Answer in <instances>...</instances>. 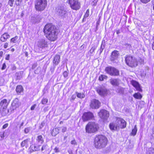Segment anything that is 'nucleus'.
<instances>
[{"label": "nucleus", "instance_id": "obj_3", "mask_svg": "<svg viewBox=\"0 0 154 154\" xmlns=\"http://www.w3.org/2000/svg\"><path fill=\"white\" fill-rule=\"evenodd\" d=\"M99 129L98 124L94 122H88L85 126L86 132L88 134L96 133Z\"/></svg>", "mask_w": 154, "mask_h": 154}, {"label": "nucleus", "instance_id": "obj_62", "mask_svg": "<svg viewBox=\"0 0 154 154\" xmlns=\"http://www.w3.org/2000/svg\"><path fill=\"white\" fill-rule=\"evenodd\" d=\"M26 130H28V129H26V128H25V130H24L25 132L26 133H27L28 132H26Z\"/></svg>", "mask_w": 154, "mask_h": 154}, {"label": "nucleus", "instance_id": "obj_30", "mask_svg": "<svg viewBox=\"0 0 154 154\" xmlns=\"http://www.w3.org/2000/svg\"><path fill=\"white\" fill-rule=\"evenodd\" d=\"M77 97L80 98H83L85 97L84 94L81 93H76Z\"/></svg>", "mask_w": 154, "mask_h": 154}, {"label": "nucleus", "instance_id": "obj_59", "mask_svg": "<svg viewBox=\"0 0 154 154\" xmlns=\"http://www.w3.org/2000/svg\"><path fill=\"white\" fill-rule=\"evenodd\" d=\"M35 106H31V109L32 110H33L35 108Z\"/></svg>", "mask_w": 154, "mask_h": 154}, {"label": "nucleus", "instance_id": "obj_24", "mask_svg": "<svg viewBox=\"0 0 154 154\" xmlns=\"http://www.w3.org/2000/svg\"><path fill=\"white\" fill-rule=\"evenodd\" d=\"M116 91L120 94H122L125 92V89L119 87L117 89Z\"/></svg>", "mask_w": 154, "mask_h": 154}, {"label": "nucleus", "instance_id": "obj_31", "mask_svg": "<svg viewBox=\"0 0 154 154\" xmlns=\"http://www.w3.org/2000/svg\"><path fill=\"white\" fill-rule=\"evenodd\" d=\"M107 77L105 75H102L99 76V80L102 81L104 79H106Z\"/></svg>", "mask_w": 154, "mask_h": 154}, {"label": "nucleus", "instance_id": "obj_20", "mask_svg": "<svg viewBox=\"0 0 154 154\" xmlns=\"http://www.w3.org/2000/svg\"><path fill=\"white\" fill-rule=\"evenodd\" d=\"M57 11L59 14L61 16H63L66 13V11L63 7L58 8L57 10Z\"/></svg>", "mask_w": 154, "mask_h": 154}, {"label": "nucleus", "instance_id": "obj_53", "mask_svg": "<svg viewBox=\"0 0 154 154\" xmlns=\"http://www.w3.org/2000/svg\"><path fill=\"white\" fill-rule=\"evenodd\" d=\"M0 136L1 138H3L5 137V132H1L0 134Z\"/></svg>", "mask_w": 154, "mask_h": 154}, {"label": "nucleus", "instance_id": "obj_4", "mask_svg": "<svg viewBox=\"0 0 154 154\" xmlns=\"http://www.w3.org/2000/svg\"><path fill=\"white\" fill-rule=\"evenodd\" d=\"M36 140V143L32 144L30 146L29 150L30 152L39 150L41 145L39 144H42L44 142V138L41 135L38 136Z\"/></svg>", "mask_w": 154, "mask_h": 154}, {"label": "nucleus", "instance_id": "obj_55", "mask_svg": "<svg viewBox=\"0 0 154 154\" xmlns=\"http://www.w3.org/2000/svg\"><path fill=\"white\" fill-rule=\"evenodd\" d=\"M76 98V95H72L71 98V100H74Z\"/></svg>", "mask_w": 154, "mask_h": 154}, {"label": "nucleus", "instance_id": "obj_8", "mask_svg": "<svg viewBox=\"0 0 154 154\" xmlns=\"http://www.w3.org/2000/svg\"><path fill=\"white\" fill-rule=\"evenodd\" d=\"M67 2L72 9L77 10L80 8V3L78 0H68Z\"/></svg>", "mask_w": 154, "mask_h": 154}, {"label": "nucleus", "instance_id": "obj_15", "mask_svg": "<svg viewBox=\"0 0 154 154\" xmlns=\"http://www.w3.org/2000/svg\"><path fill=\"white\" fill-rule=\"evenodd\" d=\"M30 142V139L27 138L21 142V146L22 147H25L26 148H27L29 147Z\"/></svg>", "mask_w": 154, "mask_h": 154}, {"label": "nucleus", "instance_id": "obj_5", "mask_svg": "<svg viewBox=\"0 0 154 154\" xmlns=\"http://www.w3.org/2000/svg\"><path fill=\"white\" fill-rule=\"evenodd\" d=\"M47 4V0H36L35 2V8L37 11H42L45 10Z\"/></svg>", "mask_w": 154, "mask_h": 154}, {"label": "nucleus", "instance_id": "obj_36", "mask_svg": "<svg viewBox=\"0 0 154 154\" xmlns=\"http://www.w3.org/2000/svg\"><path fill=\"white\" fill-rule=\"evenodd\" d=\"M48 99L46 98H43L42 101V103L43 104L45 105L48 102Z\"/></svg>", "mask_w": 154, "mask_h": 154}, {"label": "nucleus", "instance_id": "obj_18", "mask_svg": "<svg viewBox=\"0 0 154 154\" xmlns=\"http://www.w3.org/2000/svg\"><path fill=\"white\" fill-rule=\"evenodd\" d=\"M132 85L135 88L136 90L139 91H142L140 85L138 82L135 81H132L131 82Z\"/></svg>", "mask_w": 154, "mask_h": 154}, {"label": "nucleus", "instance_id": "obj_35", "mask_svg": "<svg viewBox=\"0 0 154 154\" xmlns=\"http://www.w3.org/2000/svg\"><path fill=\"white\" fill-rule=\"evenodd\" d=\"M14 2V0H9L8 2V4L12 7L13 6Z\"/></svg>", "mask_w": 154, "mask_h": 154}, {"label": "nucleus", "instance_id": "obj_28", "mask_svg": "<svg viewBox=\"0 0 154 154\" xmlns=\"http://www.w3.org/2000/svg\"><path fill=\"white\" fill-rule=\"evenodd\" d=\"M134 97L137 99H141L142 97V95L139 93H137L134 94Z\"/></svg>", "mask_w": 154, "mask_h": 154}, {"label": "nucleus", "instance_id": "obj_23", "mask_svg": "<svg viewBox=\"0 0 154 154\" xmlns=\"http://www.w3.org/2000/svg\"><path fill=\"white\" fill-rule=\"evenodd\" d=\"M59 133V129L57 128H54L51 132V134L53 136H55Z\"/></svg>", "mask_w": 154, "mask_h": 154}, {"label": "nucleus", "instance_id": "obj_29", "mask_svg": "<svg viewBox=\"0 0 154 154\" xmlns=\"http://www.w3.org/2000/svg\"><path fill=\"white\" fill-rule=\"evenodd\" d=\"M17 38L18 36H16L11 39L10 42L11 43H16L17 42Z\"/></svg>", "mask_w": 154, "mask_h": 154}, {"label": "nucleus", "instance_id": "obj_50", "mask_svg": "<svg viewBox=\"0 0 154 154\" xmlns=\"http://www.w3.org/2000/svg\"><path fill=\"white\" fill-rule=\"evenodd\" d=\"M8 126V123H6L2 127V128L3 129H5Z\"/></svg>", "mask_w": 154, "mask_h": 154}, {"label": "nucleus", "instance_id": "obj_22", "mask_svg": "<svg viewBox=\"0 0 154 154\" xmlns=\"http://www.w3.org/2000/svg\"><path fill=\"white\" fill-rule=\"evenodd\" d=\"M91 104L92 106H100V103L98 100L94 99L92 100Z\"/></svg>", "mask_w": 154, "mask_h": 154}, {"label": "nucleus", "instance_id": "obj_42", "mask_svg": "<svg viewBox=\"0 0 154 154\" xmlns=\"http://www.w3.org/2000/svg\"><path fill=\"white\" fill-rule=\"evenodd\" d=\"M95 49V47H92L90 51V52L91 54H93L94 53V51Z\"/></svg>", "mask_w": 154, "mask_h": 154}, {"label": "nucleus", "instance_id": "obj_48", "mask_svg": "<svg viewBox=\"0 0 154 154\" xmlns=\"http://www.w3.org/2000/svg\"><path fill=\"white\" fill-rule=\"evenodd\" d=\"M6 67V66L5 63H3L2 67V69L3 70L5 69Z\"/></svg>", "mask_w": 154, "mask_h": 154}, {"label": "nucleus", "instance_id": "obj_56", "mask_svg": "<svg viewBox=\"0 0 154 154\" xmlns=\"http://www.w3.org/2000/svg\"><path fill=\"white\" fill-rule=\"evenodd\" d=\"M3 52L2 51H1L0 50V59L3 56Z\"/></svg>", "mask_w": 154, "mask_h": 154}, {"label": "nucleus", "instance_id": "obj_33", "mask_svg": "<svg viewBox=\"0 0 154 154\" xmlns=\"http://www.w3.org/2000/svg\"><path fill=\"white\" fill-rule=\"evenodd\" d=\"M17 77V79H19L22 78V72H17L16 73Z\"/></svg>", "mask_w": 154, "mask_h": 154}, {"label": "nucleus", "instance_id": "obj_27", "mask_svg": "<svg viewBox=\"0 0 154 154\" xmlns=\"http://www.w3.org/2000/svg\"><path fill=\"white\" fill-rule=\"evenodd\" d=\"M16 90L17 93H20L23 91V89L22 86L18 85L16 87Z\"/></svg>", "mask_w": 154, "mask_h": 154}, {"label": "nucleus", "instance_id": "obj_40", "mask_svg": "<svg viewBox=\"0 0 154 154\" xmlns=\"http://www.w3.org/2000/svg\"><path fill=\"white\" fill-rule=\"evenodd\" d=\"M151 0H140V2L143 4H146L150 2Z\"/></svg>", "mask_w": 154, "mask_h": 154}, {"label": "nucleus", "instance_id": "obj_63", "mask_svg": "<svg viewBox=\"0 0 154 154\" xmlns=\"http://www.w3.org/2000/svg\"><path fill=\"white\" fill-rule=\"evenodd\" d=\"M63 123V122L62 121H60V124H62Z\"/></svg>", "mask_w": 154, "mask_h": 154}, {"label": "nucleus", "instance_id": "obj_17", "mask_svg": "<svg viewBox=\"0 0 154 154\" xmlns=\"http://www.w3.org/2000/svg\"><path fill=\"white\" fill-rule=\"evenodd\" d=\"M109 127L110 129L112 131H116L119 130L116 123H115L113 122H111L109 124Z\"/></svg>", "mask_w": 154, "mask_h": 154}, {"label": "nucleus", "instance_id": "obj_26", "mask_svg": "<svg viewBox=\"0 0 154 154\" xmlns=\"http://www.w3.org/2000/svg\"><path fill=\"white\" fill-rule=\"evenodd\" d=\"M137 129L136 125H135L132 130V131L130 133V135L133 136H134L137 133Z\"/></svg>", "mask_w": 154, "mask_h": 154}, {"label": "nucleus", "instance_id": "obj_6", "mask_svg": "<svg viewBox=\"0 0 154 154\" xmlns=\"http://www.w3.org/2000/svg\"><path fill=\"white\" fill-rule=\"evenodd\" d=\"M125 61L127 65L131 67H136L138 64L136 59L131 55H126L125 57Z\"/></svg>", "mask_w": 154, "mask_h": 154}, {"label": "nucleus", "instance_id": "obj_37", "mask_svg": "<svg viewBox=\"0 0 154 154\" xmlns=\"http://www.w3.org/2000/svg\"><path fill=\"white\" fill-rule=\"evenodd\" d=\"M149 154H154V148L150 147L149 149Z\"/></svg>", "mask_w": 154, "mask_h": 154}, {"label": "nucleus", "instance_id": "obj_10", "mask_svg": "<svg viewBox=\"0 0 154 154\" xmlns=\"http://www.w3.org/2000/svg\"><path fill=\"white\" fill-rule=\"evenodd\" d=\"M106 72L111 75H118L119 74V71L116 68L111 66L106 67L105 69Z\"/></svg>", "mask_w": 154, "mask_h": 154}, {"label": "nucleus", "instance_id": "obj_44", "mask_svg": "<svg viewBox=\"0 0 154 154\" xmlns=\"http://www.w3.org/2000/svg\"><path fill=\"white\" fill-rule=\"evenodd\" d=\"M98 1V0H94L92 2L93 6H95L96 5Z\"/></svg>", "mask_w": 154, "mask_h": 154}, {"label": "nucleus", "instance_id": "obj_19", "mask_svg": "<svg viewBox=\"0 0 154 154\" xmlns=\"http://www.w3.org/2000/svg\"><path fill=\"white\" fill-rule=\"evenodd\" d=\"M120 80L118 79H110L111 84L113 86H118Z\"/></svg>", "mask_w": 154, "mask_h": 154}, {"label": "nucleus", "instance_id": "obj_32", "mask_svg": "<svg viewBox=\"0 0 154 154\" xmlns=\"http://www.w3.org/2000/svg\"><path fill=\"white\" fill-rule=\"evenodd\" d=\"M23 0H15V4L17 6H19L21 4Z\"/></svg>", "mask_w": 154, "mask_h": 154}, {"label": "nucleus", "instance_id": "obj_45", "mask_svg": "<svg viewBox=\"0 0 154 154\" xmlns=\"http://www.w3.org/2000/svg\"><path fill=\"white\" fill-rule=\"evenodd\" d=\"M54 150L55 153L59 152H60L59 148L57 147H55L54 149Z\"/></svg>", "mask_w": 154, "mask_h": 154}, {"label": "nucleus", "instance_id": "obj_64", "mask_svg": "<svg viewBox=\"0 0 154 154\" xmlns=\"http://www.w3.org/2000/svg\"><path fill=\"white\" fill-rule=\"evenodd\" d=\"M153 3V10H154V3Z\"/></svg>", "mask_w": 154, "mask_h": 154}, {"label": "nucleus", "instance_id": "obj_1", "mask_svg": "<svg viewBox=\"0 0 154 154\" xmlns=\"http://www.w3.org/2000/svg\"><path fill=\"white\" fill-rule=\"evenodd\" d=\"M44 32L46 37L51 41L56 40L57 38L58 32L55 26L52 24H48L45 26Z\"/></svg>", "mask_w": 154, "mask_h": 154}, {"label": "nucleus", "instance_id": "obj_13", "mask_svg": "<svg viewBox=\"0 0 154 154\" xmlns=\"http://www.w3.org/2000/svg\"><path fill=\"white\" fill-rule=\"evenodd\" d=\"M36 45L40 48H45L48 46L47 42L45 39H41L37 42Z\"/></svg>", "mask_w": 154, "mask_h": 154}, {"label": "nucleus", "instance_id": "obj_46", "mask_svg": "<svg viewBox=\"0 0 154 154\" xmlns=\"http://www.w3.org/2000/svg\"><path fill=\"white\" fill-rule=\"evenodd\" d=\"M46 147L47 145H42L41 148V151H43L46 148Z\"/></svg>", "mask_w": 154, "mask_h": 154}, {"label": "nucleus", "instance_id": "obj_21", "mask_svg": "<svg viewBox=\"0 0 154 154\" xmlns=\"http://www.w3.org/2000/svg\"><path fill=\"white\" fill-rule=\"evenodd\" d=\"M60 56L59 54H56L55 56L54 60V63L57 65L60 62Z\"/></svg>", "mask_w": 154, "mask_h": 154}, {"label": "nucleus", "instance_id": "obj_47", "mask_svg": "<svg viewBox=\"0 0 154 154\" xmlns=\"http://www.w3.org/2000/svg\"><path fill=\"white\" fill-rule=\"evenodd\" d=\"M63 75L64 77H66L68 75V72L67 71H64L63 73Z\"/></svg>", "mask_w": 154, "mask_h": 154}, {"label": "nucleus", "instance_id": "obj_61", "mask_svg": "<svg viewBox=\"0 0 154 154\" xmlns=\"http://www.w3.org/2000/svg\"><path fill=\"white\" fill-rule=\"evenodd\" d=\"M28 55V53L27 52H26L25 53V55L26 56H27Z\"/></svg>", "mask_w": 154, "mask_h": 154}, {"label": "nucleus", "instance_id": "obj_11", "mask_svg": "<svg viewBox=\"0 0 154 154\" xmlns=\"http://www.w3.org/2000/svg\"><path fill=\"white\" fill-rule=\"evenodd\" d=\"M98 115L103 120H107L109 117V113L108 111L104 109H102L98 112Z\"/></svg>", "mask_w": 154, "mask_h": 154}, {"label": "nucleus", "instance_id": "obj_38", "mask_svg": "<svg viewBox=\"0 0 154 154\" xmlns=\"http://www.w3.org/2000/svg\"><path fill=\"white\" fill-rule=\"evenodd\" d=\"M18 101V99H15L13 101L12 104V106H14L16 105V103Z\"/></svg>", "mask_w": 154, "mask_h": 154}, {"label": "nucleus", "instance_id": "obj_16", "mask_svg": "<svg viewBox=\"0 0 154 154\" xmlns=\"http://www.w3.org/2000/svg\"><path fill=\"white\" fill-rule=\"evenodd\" d=\"M10 38V35L7 32H5L2 35L0 38V40L3 42H5L7 39Z\"/></svg>", "mask_w": 154, "mask_h": 154}, {"label": "nucleus", "instance_id": "obj_39", "mask_svg": "<svg viewBox=\"0 0 154 154\" xmlns=\"http://www.w3.org/2000/svg\"><path fill=\"white\" fill-rule=\"evenodd\" d=\"M32 22L33 23H35L37 22H38V20L36 19V18L35 17H32Z\"/></svg>", "mask_w": 154, "mask_h": 154}, {"label": "nucleus", "instance_id": "obj_52", "mask_svg": "<svg viewBox=\"0 0 154 154\" xmlns=\"http://www.w3.org/2000/svg\"><path fill=\"white\" fill-rule=\"evenodd\" d=\"M8 45V42H5L4 44V48L6 49L7 48Z\"/></svg>", "mask_w": 154, "mask_h": 154}, {"label": "nucleus", "instance_id": "obj_2", "mask_svg": "<svg viewBox=\"0 0 154 154\" xmlns=\"http://www.w3.org/2000/svg\"><path fill=\"white\" fill-rule=\"evenodd\" d=\"M108 142V139L105 136L98 134L94 138V145L97 149H101L105 147Z\"/></svg>", "mask_w": 154, "mask_h": 154}, {"label": "nucleus", "instance_id": "obj_58", "mask_svg": "<svg viewBox=\"0 0 154 154\" xmlns=\"http://www.w3.org/2000/svg\"><path fill=\"white\" fill-rule=\"evenodd\" d=\"M116 33L117 34H119L120 33L119 30H117L116 31Z\"/></svg>", "mask_w": 154, "mask_h": 154}, {"label": "nucleus", "instance_id": "obj_54", "mask_svg": "<svg viewBox=\"0 0 154 154\" xmlns=\"http://www.w3.org/2000/svg\"><path fill=\"white\" fill-rule=\"evenodd\" d=\"M10 57V55L9 54H7L6 55L5 59L6 60H9Z\"/></svg>", "mask_w": 154, "mask_h": 154}, {"label": "nucleus", "instance_id": "obj_57", "mask_svg": "<svg viewBox=\"0 0 154 154\" xmlns=\"http://www.w3.org/2000/svg\"><path fill=\"white\" fill-rule=\"evenodd\" d=\"M144 103H145V102L143 101H142L140 102V105H144Z\"/></svg>", "mask_w": 154, "mask_h": 154}, {"label": "nucleus", "instance_id": "obj_12", "mask_svg": "<svg viewBox=\"0 0 154 154\" xmlns=\"http://www.w3.org/2000/svg\"><path fill=\"white\" fill-rule=\"evenodd\" d=\"M97 93L101 96L106 95L109 93V91L104 87L100 86L97 88Z\"/></svg>", "mask_w": 154, "mask_h": 154}, {"label": "nucleus", "instance_id": "obj_14", "mask_svg": "<svg viewBox=\"0 0 154 154\" xmlns=\"http://www.w3.org/2000/svg\"><path fill=\"white\" fill-rule=\"evenodd\" d=\"M119 55L118 51L116 50H114L111 54L110 59L111 61H113L116 60Z\"/></svg>", "mask_w": 154, "mask_h": 154}, {"label": "nucleus", "instance_id": "obj_25", "mask_svg": "<svg viewBox=\"0 0 154 154\" xmlns=\"http://www.w3.org/2000/svg\"><path fill=\"white\" fill-rule=\"evenodd\" d=\"M9 103L7 101L6 99H4L2 100L0 103V106H8V105Z\"/></svg>", "mask_w": 154, "mask_h": 154}, {"label": "nucleus", "instance_id": "obj_7", "mask_svg": "<svg viewBox=\"0 0 154 154\" xmlns=\"http://www.w3.org/2000/svg\"><path fill=\"white\" fill-rule=\"evenodd\" d=\"M83 122H86L91 120L94 119V116L93 113L90 112H84L82 117Z\"/></svg>", "mask_w": 154, "mask_h": 154}, {"label": "nucleus", "instance_id": "obj_51", "mask_svg": "<svg viewBox=\"0 0 154 154\" xmlns=\"http://www.w3.org/2000/svg\"><path fill=\"white\" fill-rule=\"evenodd\" d=\"M71 144L72 145H75L77 144V143L75 139L72 140L71 142Z\"/></svg>", "mask_w": 154, "mask_h": 154}, {"label": "nucleus", "instance_id": "obj_43", "mask_svg": "<svg viewBox=\"0 0 154 154\" xmlns=\"http://www.w3.org/2000/svg\"><path fill=\"white\" fill-rule=\"evenodd\" d=\"M67 130V128L66 127H62L61 131L62 132L64 133Z\"/></svg>", "mask_w": 154, "mask_h": 154}, {"label": "nucleus", "instance_id": "obj_34", "mask_svg": "<svg viewBox=\"0 0 154 154\" xmlns=\"http://www.w3.org/2000/svg\"><path fill=\"white\" fill-rule=\"evenodd\" d=\"M104 47H105L104 45H103L102 44V45H101L100 48V49L98 51H99V52L100 53V54H101L102 53L103 49L104 48Z\"/></svg>", "mask_w": 154, "mask_h": 154}, {"label": "nucleus", "instance_id": "obj_49", "mask_svg": "<svg viewBox=\"0 0 154 154\" xmlns=\"http://www.w3.org/2000/svg\"><path fill=\"white\" fill-rule=\"evenodd\" d=\"M16 69V67L14 65H11V69L12 70H15Z\"/></svg>", "mask_w": 154, "mask_h": 154}, {"label": "nucleus", "instance_id": "obj_9", "mask_svg": "<svg viewBox=\"0 0 154 154\" xmlns=\"http://www.w3.org/2000/svg\"><path fill=\"white\" fill-rule=\"evenodd\" d=\"M119 129H123L126 127L127 123L122 118L119 117H116V122Z\"/></svg>", "mask_w": 154, "mask_h": 154}, {"label": "nucleus", "instance_id": "obj_60", "mask_svg": "<svg viewBox=\"0 0 154 154\" xmlns=\"http://www.w3.org/2000/svg\"><path fill=\"white\" fill-rule=\"evenodd\" d=\"M11 51H12V52H14V48H12L11 50Z\"/></svg>", "mask_w": 154, "mask_h": 154}, {"label": "nucleus", "instance_id": "obj_41", "mask_svg": "<svg viewBox=\"0 0 154 154\" xmlns=\"http://www.w3.org/2000/svg\"><path fill=\"white\" fill-rule=\"evenodd\" d=\"M89 12L88 9L87 10L86 12L85 15L84 17H88L89 15Z\"/></svg>", "mask_w": 154, "mask_h": 154}]
</instances>
